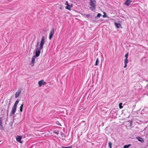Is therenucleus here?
<instances>
[{
  "label": "nucleus",
  "instance_id": "obj_1",
  "mask_svg": "<svg viewBox=\"0 0 148 148\" xmlns=\"http://www.w3.org/2000/svg\"><path fill=\"white\" fill-rule=\"evenodd\" d=\"M45 37L42 36V37L40 43L39 45V47L36 48L35 55L34 56L36 57L38 56L40 54V50L43 47L45 43Z\"/></svg>",
  "mask_w": 148,
  "mask_h": 148
},
{
  "label": "nucleus",
  "instance_id": "obj_2",
  "mask_svg": "<svg viewBox=\"0 0 148 148\" xmlns=\"http://www.w3.org/2000/svg\"><path fill=\"white\" fill-rule=\"evenodd\" d=\"M89 3V5L90 6V9L92 11L95 10L96 6V0H90Z\"/></svg>",
  "mask_w": 148,
  "mask_h": 148
},
{
  "label": "nucleus",
  "instance_id": "obj_3",
  "mask_svg": "<svg viewBox=\"0 0 148 148\" xmlns=\"http://www.w3.org/2000/svg\"><path fill=\"white\" fill-rule=\"evenodd\" d=\"M54 33V29L53 28L51 29L50 32L49 33V40H51L53 37Z\"/></svg>",
  "mask_w": 148,
  "mask_h": 148
},
{
  "label": "nucleus",
  "instance_id": "obj_4",
  "mask_svg": "<svg viewBox=\"0 0 148 148\" xmlns=\"http://www.w3.org/2000/svg\"><path fill=\"white\" fill-rule=\"evenodd\" d=\"M16 107L13 106L12 108V110L10 113V116H12L15 114L16 111Z\"/></svg>",
  "mask_w": 148,
  "mask_h": 148
},
{
  "label": "nucleus",
  "instance_id": "obj_5",
  "mask_svg": "<svg viewBox=\"0 0 148 148\" xmlns=\"http://www.w3.org/2000/svg\"><path fill=\"white\" fill-rule=\"evenodd\" d=\"M21 138L22 136H17L16 138V141L20 143H22V142L21 140Z\"/></svg>",
  "mask_w": 148,
  "mask_h": 148
},
{
  "label": "nucleus",
  "instance_id": "obj_6",
  "mask_svg": "<svg viewBox=\"0 0 148 148\" xmlns=\"http://www.w3.org/2000/svg\"><path fill=\"white\" fill-rule=\"evenodd\" d=\"M132 2V1H131L130 0H126L125 2L124 3V4L125 5L128 6Z\"/></svg>",
  "mask_w": 148,
  "mask_h": 148
},
{
  "label": "nucleus",
  "instance_id": "obj_7",
  "mask_svg": "<svg viewBox=\"0 0 148 148\" xmlns=\"http://www.w3.org/2000/svg\"><path fill=\"white\" fill-rule=\"evenodd\" d=\"M21 92V90H18V91L16 92L15 94V97L17 98L20 95V93Z\"/></svg>",
  "mask_w": 148,
  "mask_h": 148
},
{
  "label": "nucleus",
  "instance_id": "obj_8",
  "mask_svg": "<svg viewBox=\"0 0 148 148\" xmlns=\"http://www.w3.org/2000/svg\"><path fill=\"white\" fill-rule=\"evenodd\" d=\"M43 80H42L38 82V85L40 87L41 86L42 84H45V82H44V83H43Z\"/></svg>",
  "mask_w": 148,
  "mask_h": 148
},
{
  "label": "nucleus",
  "instance_id": "obj_9",
  "mask_svg": "<svg viewBox=\"0 0 148 148\" xmlns=\"http://www.w3.org/2000/svg\"><path fill=\"white\" fill-rule=\"evenodd\" d=\"M137 139L139 141H140L142 143H143L144 142V140L143 139L141 138L138 137H136Z\"/></svg>",
  "mask_w": 148,
  "mask_h": 148
},
{
  "label": "nucleus",
  "instance_id": "obj_10",
  "mask_svg": "<svg viewBox=\"0 0 148 148\" xmlns=\"http://www.w3.org/2000/svg\"><path fill=\"white\" fill-rule=\"evenodd\" d=\"M114 24L116 27L119 28L121 26V25L120 23H118L116 22L114 23Z\"/></svg>",
  "mask_w": 148,
  "mask_h": 148
},
{
  "label": "nucleus",
  "instance_id": "obj_11",
  "mask_svg": "<svg viewBox=\"0 0 148 148\" xmlns=\"http://www.w3.org/2000/svg\"><path fill=\"white\" fill-rule=\"evenodd\" d=\"M36 57L33 56L32 58V63L34 64L35 62Z\"/></svg>",
  "mask_w": 148,
  "mask_h": 148
},
{
  "label": "nucleus",
  "instance_id": "obj_12",
  "mask_svg": "<svg viewBox=\"0 0 148 148\" xmlns=\"http://www.w3.org/2000/svg\"><path fill=\"white\" fill-rule=\"evenodd\" d=\"M19 101V99H17L15 103H14V105L13 106L17 107V106L18 105Z\"/></svg>",
  "mask_w": 148,
  "mask_h": 148
},
{
  "label": "nucleus",
  "instance_id": "obj_13",
  "mask_svg": "<svg viewBox=\"0 0 148 148\" xmlns=\"http://www.w3.org/2000/svg\"><path fill=\"white\" fill-rule=\"evenodd\" d=\"M23 104H21V106L20 107V111L21 112H22L23 111Z\"/></svg>",
  "mask_w": 148,
  "mask_h": 148
},
{
  "label": "nucleus",
  "instance_id": "obj_14",
  "mask_svg": "<svg viewBox=\"0 0 148 148\" xmlns=\"http://www.w3.org/2000/svg\"><path fill=\"white\" fill-rule=\"evenodd\" d=\"M65 8L66 9H68L69 10H71V9H70V5H67L65 7Z\"/></svg>",
  "mask_w": 148,
  "mask_h": 148
},
{
  "label": "nucleus",
  "instance_id": "obj_15",
  "mask_svg": "<svg viewBox=\"0 0 148 148\" xmlns=\"http://www.w3.org/2000/svg\"><path fill=\"white\" fill-rule=\"evenodd\" d=\"M131 145V144H128V145H125L124 146L123 148H128Z\"/></svg>",
  "mask_w": 148,
  "mask_h": 148
},
{
  "label": "nucleus",
  "instance_id": "obj_16",
  "mask_svg": "<svg viewBox=\"0 0 148 148\" xmlns=\"http://www.w3.org/2000/svg\"><path fill=\"white\" fill-rule=\"evenodd\" d=\"M99 62V59H98V58H97V59L96 60V62H95V66L97 65Z\"/></svg>",
  "mask_w": 148,
  "mask_h": 148
},
{
  "label": "nucleus",
  "instance_id": "obj_17",
  "mask_svg": "<svg viewBox=\"0 0 148 148\" xmlns=\"http://www.w3.org/2000/svg\"><path fill=\"white\" fill-rule=\"evenodd\" d=\"M102 16L101 14L100 13L98 14L97 16L95 17V18H99Z\"/></svg>",
  "mask_w": 148,
  "mask_h": 148
},
{
  "label": "nucleus",
  "instance_id": "obj_18",
  "mask_svg": "<svg viewBox=\"0 0 148 148\" xmlns=\"http://www.w3.org/2000/svg\"><path fill=\"white\" fill-rule=\"evenodd\" d=\"M1 118H0V127L1 128L2 127V121L1 119Z\"/></svg>",
  "mask_w": 148,
  "mask_h": 148
},
{
  "label": "nucleus",
  "instance_id": "obj_19",
  "mask_svg": "<svg viewBox=\"0 0 148 148\" xmlns=\"http://www.w3.org/2000/svg\"><path fill=\"white\" fill-rule=\"evenodd\" d=\"M122 103H120L119 104V108L120 109H121L123 108V106H122Z\"/></svg>",
  "mask_w": 148,
  "mask_h": 148
},
{
  "label": "nucleus",
  "instance_id": "obj_20",
  "mask_svg": "<svg viewBox=\"0 0 148 148\" xmlns=\"http://www.w3.org/2000/svg\"><path fill=\"white\" fill-rule=\"evenodd\" d=\"M104 15H103V18L108 17V16L106 15V13L105 12H103Z\"/></svg>",
  "mask_w": 148,
  "mask_h": 148
},
{
  "label": "nucleus",
  "instance_id": "obj_21",
  "mask_svg": "<svg viewBox=\"0 0 148 148\" xmlns=\"http://www.w3.org/2000/svg\"><path fill=\"white\" fill-rule=\"evenodd\" d=\"M72 146H70L68 147H64V146H62V148H72Z\"/></svg>",
  "mask_w": 148,
  "mask_h": 148
},
{
  "label": "nucleus",
  "instance_id": "obj_22",
  "mask_svg": "<svg viewBox=\"0 0 148 148\" xmlns=\"http://www.w3.org/2000/svg\"><path fill=\"white\" fill-rule=\"evenodd\" d=\"M112 143L110 142H109L108 143V145L109 146V147L110 148H112Z\"/></svg>",
  "mask_w": 148,
  "mask_h": 148
},
{
  "label": "nucleus",
  "instance_id": "obj_23",
  "mask_svg": "<svg viewBox=\"0 0 148 148\" xmlns=\"http://www.w3.org/2000/svg\"><path fill=\"white\" fill-rule=\"evenodd\" d=\"M128 62V60H127V59H125V61H124V63L125 64H127Z\"/></svg>",
  "mask_w": 148,
  "mask_h": 148
},
{
  "label": "nucleus",
  "instance_id": "obj_24",
  "mask_svg": "<svg viewBox=\"0 0 148 148\" xmlns=\"http://www.w3.org/2000/svg\"><path fill=\"white\" fill-rule=\"evenodd\" d=\"M128 53H126L125 55V59H127L128 56Z\"/></svg>",
  "mask_w": 148,
  "mask_h": 148
},
{
  "label": "nucleus",
  "instance_id": "obj_25",
  "mask_svg": "<svg viewBox=\"0 0 148 148\" xmlns=\"http://www.w3.org/2000/svg\"><path fill=\"white\" fill-rule=\"evenodd\" d=\"M39 43V42H38L37 43V45L36 46V48H38L37 47H38V45Z\"/></svg>",
  "mask_w": 148,
  "mask_h": 148
},
{
  "label": "nucleus",
  "instance_id": "obj_26",
  "mask_svg": "<svg viewBox=\"0 0 148 148\" xmlns=\"http://www.w3.org/2000/svg\"><path fill=\"white\" fill-rule=\"evenodd\" d=\"M69 4L68 3V2L67 1H66V2L65 5H69Z\"/></svg>",
  "mask_w": 148,
  "mask_h": 148
},
{
  "label": "nucleus",
  "instance_id": "obj_27",
  "mask_svg": "<svg viewBox=\"0 0 148 148\" xmlns=\"http://www.w3.org/2000/svg\"><path fill=\"white\" fill-rule=\"evenodd\" d=\"M125 64V66H124V68H125L127 67V64Z\"/></svg>",
  "mask_w": 148,
  "mask_h": 148
},
{
  "label": "nucleus",
  "instance_id": "obj_28",
  "mask_svg": "<svg viewBox=\"0 0 148 148\" xmlns=\"http://www.w3.org/2000/svg\"><path fill=\"white\" fill-rule=\"evenodd\" d=\"M86 16L87 17H88L90 16V15L89 14H87L86 15Z\"/></svg>",
  "mask_w": 148,
  "mask_h": 148
},
{
  "label": "nucleus",
  "instance_id": "obj_29",
  "mask_svg": "<svg viewBox=\"0 0 148 148\" xmlns=\"http://www.w3.org/2000/svg\"><path fill=\"white\" fill-rule=\"evenodd\" d=\"M72 7H73V5H70V8H71Z\"/></svg>",
  "mask_w": 148,
  "mask_h": 148
},
{
  "label": "nucleus",
  "instance_id": "obj_30",
  "mask_svg": "<svg viewBox=\"0 0 148 148\" xmlns=\"http://www.w3.org/2000/svg\"><path fill=\"white\" fill-rule=\"evenodd\" d=\"M147 88L148 89V84L147 85Z\"/></svg>",
  "mask_w": 148,
  "mask_h": 148
},
{
  "label": "nucleus",
  "instance_id": "obj_31",
  "mask_svg": "<svg viewBox=\"0 0 148 148\" xmlns=\"http://www.w3.org/2000/svg\"><path fill=\"white\" fill-rule=\"evenodd\" d=\"M58 125H60V126H61V124L60 123L58 124Z\"/></svg>",
  "mask_w": 148,
  "mask_h": 148
},
{
  "label": "nucleus",
  "instance_id": "obj_32",
  "mask_svg": "<svg viewBox=\"0 0 148 148\" xmlns=\"http://www.w3.org/2000/svg\"><path fill=\"white\" fill-rule=\"evenodd\" d=\"M56 134H57V135H58V133L57 132H56Z\"/></svg>",
  "mask_w": 148,
  "mask_h": 148
},
{
  "label": "nucleus",
  "instance_id": "obj_33",
  "mask_svg": "<svg viewBox=\"0 0 148 148\" xmlns=\"http://www.w3.org/2000/svg\"><path fill=\"white\" fill-rule=\"evenodd\" d=\"M146 81L148 82V80H147Z\"/></svg>",
  "mask_w": 148,
  "mask_h": 148
}]
</instances>
